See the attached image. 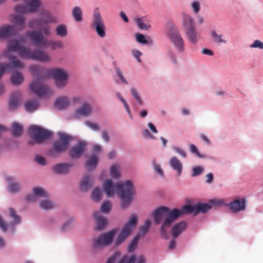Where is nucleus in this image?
Returning a JSON list of instances; mask_svg holds the SVG:
<instances>
[{
  "instance_id": "nucleus-50",
  "label": "nucleus",
  "mask_w": 263,
  "mask_h": 263,
  "mask_svg": "<svg viewBox=\"0 0 263 263\" xmlns=\"http://www.w3.org/2000/svg\"><path fill=\"white\" fill-rule=\"evenodd\" d=\"M85 125L93 130L97 131L100 130L99 126L95 123L87 121L85 122Z\"/></svg>"
},
{
  "instance_id": "nucleus-49",
  "label": "nucleus",
  "mask_w": 263,
  "mask_h": 263,
  "mask_svg": "<svg viewBox=\"0 0 263 263\" xmlns=\"http://www.w3.org/2000/svg\"><path fill=\"white\" fill-rule=\"evenodd\" d=\"M136 40L138 42L143 44H146L148 43L144 35L140 33H137L136 34Z\"/></svg>"
},
{
  "instance_id": "nucleus-11",
  "label": "nucleus",
  "mask_w": 263,
  "mask_h": 263,
  "mask_svg": "<svg viewBox=\"0 0 263 263\" xmlns=\"http://www.w3.org/2000/svg\"><path fill=\"white\" fill-rule=\"evenodd\" d=\"M25 6L17 5L15 7V11L20 14L34 13L41 5L40 0H23Z\"/></svg>"
},
{
  "instance_id": "nucleus-25",
  "label": "nucleus",
  "mask_w": 263,
  "mask_h": 263,
  "mask_svg": "<svg viewBox=\"0 0 263 263\" xmlns=\"http://www.w3.org/2000/svg\"><path fill=\"white\" fill-rule=\"evenodd\" d=\"M31 73L39 79H43V75L45 73L44 68L40 66L32 65L29 67Z\"/></svg>"
},
{
  "instance_id": "nucleus-18",
  "label": "nucleus",
  "mask_w": 263,
  "mask_h": 263,
  "mask_svg": "<svg viewBox=\"0 0 263 263\" xmlns=\"http://www.w3.org/2000/svg\"><path fill=\"white\" fill-rule=\"evenodd\" d=\"M86 144L80 141L73 146L69 151V155L72 158H78L83 154L85 149Z\"/></svg>"
},
{
  "instance_id": "nucleus-15",
  "label": "nucleus",
  "mask_w": 263,
  "mask_h": 263,
  "mask_svg": "<svg viewBox=\"0 0 263 263\" xmlns=\"http://www.w3.org/2000/svg\"><path fill=\"white\" fill-rule=\"evenodd\" d=\"M168 35L176 48L179 52H183L184 50V42L179 30L177 28L172 29Z\"/></svg>"
},
{
  "instance_id": "nucleus-9",
  "label": "nucleus",
  "mask_w": 263,
  "mask_h": 263,
  "mask_svg": "<svg viewBox=\"0 0 263 263\" xmlns=\"http://www.w3.org/2000/svg\"><path fill=\"white\" fill-rule=\"evenodd\" d=\"M58 22V18L52 15L48 11H44L41 14V17L39 19H34L30 21L29 26L30 27H37L40 30L45 25L48 24H55Z\"/></svg>"
},
{
  "instance_id": "nucleus-58",
  "label": "nucleus",
  "mask_w": 263,
  "mask_h": 263,
  "mask_svg": "<svg viewBox=\"0 0 263 263\" xmlns=\"http://www.w3.org/2000/svg\"><path fill=\"white\" fill-rule=\"evenodd\" d=\"M132 54L139 63L141 62V60L140 58V57L142 55L141 52L137 50H134L132 51Z\"/></svg>"
},
{
  "instance_id": "nucleus-4",
  "label": "nucleus",
  "mask_w": 263,
  "mask_h": 263,
  "mask_svg": "<svg viewBox=\"0 0 263 263\" xmlns=\"http://www.w3.org/2000/svg\"><path fill=\"white\" fill-rule=\"evenodd\" d=\"M152 215L156 224H159L163 218H165L161 226L160 231L161 236L166 238L167 231L172 223L182 214L181 209H174L170 210L165 206H161L154 211Z\"/></svg>"
},
{
  "instance_id": "nucleus-2",
  "label": "nucleus",
  "mask_w": 263,
  "mask_h": 263,
  "mask_svg": "<svg viewBox=\"0 0 263 263\" xmlns=\"http://www.w3.org/2000/svg\"><path fill=\"white\" fill-rule=\"evenodd\" d=\"M103 189L107 197H112L118 193L121 200L122 209L126 208L132 202L134 194V189L130 180L123 183H113L110 179L105 180L103 184Z\"/></svg>"
},
{
  "instance_id": "nucleus-47",
  "label": "nucleus",
  "mask_w": 263,
  "mask_h": 263,
  "mask_svg": "<svg viewBox=\"0 0 263 263\" xmlns=\"http://www.w3.org/2000/svg\"><path fill=\"white\" fill-rule=\"evenodd\" d=\"M191 7L193 10L194 13H198L200 9V5L199 2L197 1H193L191 4Z\"/></svg>"
},
{
  "instance_id": "nucleus-37",
  "label": "nucleus",
  "mask_w": 263,
  "mask_h": 263,
  "mask_svg": "<svg viewBox=\"0 0 263 263\" xmlns=\"http://www.w3.org/2000/svg\"><path fill=\"white\" fill-rule=\"evenodd\" d=\"M72 15L77 22H80L82 21V12L80 7L76 6L72 10Z\"/></svg>"
},
{
  "instance_id": "nucleus-13",
  "label": "nucleus",
  "mask_w": 263,
  "mask_h": 263,
  "mask_svg": "<svg viewBox=\"0 0 263 263\" xmlns=\"http://www.w3.org/2000/svg\"><path fill=\"white\" fill-rule=\"evenodd\" d=\"M91 25L92 28L95 29L97 34L100 37L103 38L105 36V25L100 12L98 11H95L93 13Z\"/></svg>"
},
{
  "instance_id": "nucleus-57",
  "label": "nucleus",
  "mask_w": 263,
  "mask_h": 263,
  "mask_svg": "<svg viewBox=\"0 0 263 263\" xmlns=\"http://www.w3.org/2000/svg\"><path fill=\"white\" fill-rule=\"evenodd\" d=\"M120 253L119 252L115 253L111 257L108 259L107 263H115Z\"/></svg>"
},
{
  "instance_id": "nucleus-26",
  "label": "nucleus",
  "mask_w": 263,
  "mask_h": 263,
  "mask_svg": "<svg viewBox=\"0 0 263 263\" xmlns=\"http://www.w3.org/2000/svg\"><path fill=\"white\" fill-rule=\"evenodd\" d=\"M186 227V223L184 221H181L174 225L172 229V235L174 237H178Z\"/></svg>"
},
{
  "instance_id": "nucleus-28",
  "label": "nucleus",
  "mask_w": 263,
  "mask_h": 263,
  "mask_svg": "<svg viewBox=\"0 0 263 263\" xmlns=\"http://www.w3.org/2000/svg\"><path fill=\"white\" fill-rule=\"evenodd\" d=\"M91 112L92 108L90 105L89 103H85L77 110L76 115L86 117L90 115Z\"/></svg>"
},
{
  "instance_id": "nucleus-12",
  "label": "nucleus",
  "mask_w": 263,
  "mask_h": 263,
  "mask_svg": "<svg viewBox=\"0 0 263 263\" xmlns=\"http://www.w3.org/2000/svg\"><path fill=\"white\" fill-rule=\"evenodd\" d=\"M211 208V205L207 203H198L194 205H186L181 208L182 214L193 213L196 215L200 212H206Z\"/></svg>"
},
{
  "instance_id": "nucleus-31",
  "label": "nucleus",
  "mask_w": 263,
  "mask_h": 263,
  "mask_svg": "<svg viewBox=\"0 0 263 263\" xmlns=\"http://www.w3.org/2000/svg\"><path fill=\"white\" fill-rule=\"evenodd\" d=\"M12 22L14 26L20 30L24 29L25 27V19L21 14L14 15Z\"/></svg>"
},
{
  "instance_id": "nucleus-59",
  "label": "nucleus",
  "mask_w": 263,
  "mask_h": 263,
  "mask_svg": "<svg viewBox=\"0 0 263 263\" xmlns=\"http://www.w3.org/2000/svg\"><path fill=\"white\" fill-rule=\"evenodd\" d=\"M190 147L192 153L195 154L198 157H201L200 154L195 145L191 144L190 145Z\"/></svg>"
},
{
  "instance_id": "nucleus-1",
  "label": "nucleus",
  "mask_w": 263,
  "mask_h": 263,
  "mask_svg": "<svg viewBox=\"0 0 263 263\" xmlns=\"http://www.w3.org/2000/svg\"><path fill=\"white\" fill-rule=\"evenodd\" d=\"M21 42H24L25 39H20V41L17 40H13L8 43L6 50L3 51V55L4 57L8 58L11 66L19 69L23 68L24 64L15 57L11 55L10 51H18V55L22 58L35 60L43 62H48L50 60L49 54L40 49H35L31 51L29 48L20 45Z\"/></svg>"
},
{
  "instance_id": "nucleus-32",
  "label": "nucleus",
  "mask_w": 263,
  "mask_h": 263,
  "mask_svg": "<svg viewBox=\"0 0 263 263\" xmlns=\"http://www.w3.org/2000/svg\"><path fill=\"white\" fill-rule=\"evenodd\" d=\"M170 165L171 167L176 171L180 175L182 172V164L180 161L175 157H172L170 160Z\"/></svg>"
},
{
  "instance_id": "nucleus-60",
  "label": "nucleus",
  "mask_w": 263,
  "mask_h": 263,
  "mask_svg": "<svg viewBox=\"0 0 263 263\" xmlns=\"http://www.w3.org/2000/svg\"><path fill=\"white\" fill-rule=\"evenodd\" d=\"M71 227V223L70 221L65 222L61 227V230L65 231L69 230Z\"/></svg>"
},
{
  "instance_id": "nucleus-14",
  "label": "nucleus",
  "mask_w": 263,
  "mask_h": 263,
  "mask_svg": "<svg viewBox=\"0 0 263 263\" xmlns=\"http://www.w3.org/2000/svg\"><path fill=\"white\" fill-rule=\"evenodd\" d=\"M117 231V229H114L108 232L100 234L98 237L93 239V245L98 246L110 245Z\"/></svg>"
},
{
  "instance_id": "nucleus-63",
  "label": "nucleus",
  "mask_w": 263,
  "mask_h": 263,
  "mask_svg": "<svg viewBox=\"0 0 263 263\" xmlns=\"http://www.w3.org/2000/svg\"><path fill=\"white\" fill-rule=\"evenodd\" d=\"M35 161L37 162L39 164L44 165L45 164V159L44 158L40 156H36L35 157Z\"/></svg>"
},
{
  "instance_id": "nucleus-38",
  "label": "nucleus",
  "mask_w": 263,
  "mask_h": 263,
  "mask_svg": "<svg viewBox=\"0 0 263 263\" xmlns=\"http://www.w3.org/2000/svg\"><path fill=\"white\" fill-rule=\"evenodd\" d=\"M23 131V127L21 124L14 122L12 124V129L11 130V134L14 137L20 136Z\"/></svg>"
},
{
  "instance_id": "nucleus-19",
  "label": "nucleus",
  "mask_w": 263,
  "mask_h": 263,
  "mask_svg": "<svg viewBox=\"0 0 263 263\" xmlns=\"http://www.w3.org/2000/svg\"><path fill=\"white\" fill-rule=\"evenodd\" d=\"M21 99V93L19 91L12 93L8 105L9 109L10 110L15 109L18 106Z\"/></svg>"
},
{
  "instance_id": "nucleus-40",
  "label": "nucleus",
  "mask_w": 263,
  "mask_h": 263,
  "mask_svg": "<svg viewBox=\"0 0 263 263\" xmlns=\"http://www.w3.org/2000/svg\"><path fill=\"white\" fill-rule=\"evenodd\" d=\"M55 32L57 35L61 37H64L67 34V30L64 25L61 24L57 27Z\"/></svg>"
},
{
  "instance_id": "nucleus-20",
  "label": "nucleus",
  "mask_w": 263,
  "mask_h": 263,
  "mask_svg": "<svg viewBox=\"0 0 263 263\" xmlns=\"http://www.w3.org/2000/svg\"><path fill=\"white\" fill-rule=\"evenodd\" d=\"M229 206L233 212H238L246 209V200L244 199H236L231 202Z\"/></svg>"
},
{
  "instance_id": "nucleus-62",
  "label": "nucleus",
  "mask_w": 263,
  "mask_h": 263,
  "mask_svg": "<svg viewBox=\"0 0 263 263\" xmlns=\"http://www.w3.org/2000/svg\"><path fill=\"white\" fill-rule=\"evenodd\" d=\"M174 149L178 154H179L182 157L185 158L186 157V153L181 148L178 147H174Z\"/></svg>"
},
{
  "instance_id": "nucleus-17",
  "label": "nucleus",
  "mask_w": 263,
  "mask_h": 263,
  "mask_svg": "<svg viewBox=\"0 0 263 263\" xmlns=\"http://www.w3.org/2000/svg\"><path fill=\"white\" fill-rule=\"evenodd\" d=\"M144 256L136 254L128 253L124 255L118 263H145Z\"/></svg>"
},
{
  "instance_id": "nucleus-64",
  "label": "nucleus",
  "mask_w": 263,
  "mask_h": 263,
  "mask_svg": "<svg viewBox=\"0 0 263 263\" xmlns=\"http://www.w3.org/2000/svg\"><path fill=\"white\" fill-rule=\"evenodd\" d=\"M102 138L106 141L108 142L109 140V136L108 133L106 130H104L102 133Z\"/></svg>"
},
{
  "instance_id": "nucleus-5",
  "label": "nucleus",
  "mask_w": 263,
  "mask_h": 263,
  "mask_svg": "<svg viewBox=\"0 0 263 263\" xmlns=\"http://www.w3.org/2000/svg\"><path fill=\"white\" fill-rule=\"evenodd\" d=\"M28 135L32 139L28 142V144L32 145L35 143L41 144L49 139L52 133L40 126L32 125L28 129Z\"/></svg>"
},
{
  "instance_id": "nucleus-34",
  "label": "nucleus",
  "mask_w": 263,
  "mask_h": 263,
  "mask_svg": "<svg viewBox=\"0 0 263 263\" xmlns=\"http://www.w3.org/2000/svg\"><path fill=\"white\" fill-rule=\"evenodd\" d=\"M25 108L28 112H33L39 107V103L37 100H32L27 101L24 105Z\"/></svg>"
},
{
  "instance_id": "nucleus-52",
  "label": "nucleus",
  "mask_w": 263,
  "mask_h": 263,
  "mask_svg": "<svg viewBox=\"0 0 263 263\" xmlns=\"http://www.w3.org/2000/svg\"><path fill=\"white\" fill-rule=\"evenodd\" d=\"M115 69H116V73H117L118 77L121 80V81L125 84H126V85L128 84V82L127 81L125 78L124 77V76L122 74V72L121 71L120 68L118 67H116Z\"/></svg>"
},
{
  "instance_id": "nucleus-22",
  "label": "nucleus",
  "mask_w": 263,
  "mask_h": 263,
  "mask_svg": "<svg viewBox=\"0 0 263 263\" xmlns=\"http://www.w3.org/2000/svg\"><path fill=\"white\" fill-rule=\"evenodd\" d=\"M93 183V177L90 175H85L82 179L80 187L82 191H87L92 185Z\"/></svg>"
},
{
  "instance_id": "nucleus-42",
  "label": "nucleus",
  "mask_w": 263,
  "mask_h": 263,
  "mask_svg": "<svg viewBox=\"0 0 263 263\" xmlns=\"http://www.w3.org/2000/svg\"><path fill=\"white\" fill-rule=\"evenodd\" d=\"M211 35L215 42L217 43H226V40L222 39L221 35L218 34L215 31H212L211 32Z\"/></svg>"
},
{
  "instance_id": "nucleus-33",
  "label": "nucleus",
  "mask_w": 263,
  "mask_h": 263,
  "mask_svg": "<svg viewBox=\"0 0 263 263\" xmlns=\"http://www.w3.org/2000/svg\"><path fill=\"white\" fill-rule=\"evenodd\" d=\"M98 162V157L96 154H92L85 162V165L88 170L94 169Z\"/></svg>"
},
{
  "instance_id": "nucleus-27",
  "label": "nucleus",
  "mask_w": 263,
  "mask_h": 263,
  "mask_svg": "<svg viewBox=\"0 0 263 263\" xmlns=\"http://www.w3.org/2000/svg\"><path fill=\"white\" fill-rule=\"evenodd\" d=\"M136 23L140 29L147 30L151 27L150 21L146 16L136 18Z\"/></svg>"
},
{
  "instance_id": "nucleus-48",
  "label": "nucleus",
  "mask_w": 263,
  "mask_h": 263,
  "mask_svg": "<svg viewBox=\"0 0 263 263\" xmlns=\"http://www.w3.org/2000/svg\"><path fill=\"white\" fill-rule=\"evenodd\" d=\"M9 211L10 212V216L13 219L16 223H19L21 221L20 217L16 214L15 211L12 209L10 208Z\"/></svg>"
},
{
  "instance_id": "nucleus-16",
  "label": "nucleus",
  "mask_w": 263,
  "mask_h": 263,
  "mask_svg": "<svg viewBox=\"0 0 263 263\" xmlns=\"http://www.w3.org/2000/svg\"><path fill=\"white\" fill-rule=\"evenodd\" d=\"M30 88L38 97H42L52 92L50 88L43 84L39 80L32 82L30 85Z\"/></svg>"
},
{
  "instance_id": "nucleus-53",
  "label": "nucleus",
  "mask_w": 263,
  "mask_h": 263,
  "mask_svg": "<svg viewBox=\"0 0 263 263\" xmlns=\"http://www.w3.org/2000/svg\"><path fill=\"white\" fill-rule=\"evenodd\" d=\"M141 237V235L140 233H138L133 239V240L130 241L128 247H136L140 239V238Z\"/></svg>"
},
{
  "instance_id": "nucleus-39",
  "label": "nucleus",
  "mask_w": 263,
  "mask_h": 263,
  "mask_svg": "<svg viewBox=\"0 0 263 263\" xmlns=\"http://www.w3.org/2000/svg\"><path fill=\"white\" fill-rule=\"evenodd\" d=\"M151 226V221L150 219H146L145 221L144 224L140 227L139 232L138 233H140L141 236L144 235L148 232Z\"/></svg>"
},
{
  "instance_id": "nucleus-8",
  "label": "nucleus",
  "mask_w": 263,
  "mask_h": 263,
  "mask_svg": "<svg viewBox=\"0 0 263 263\" xmlns=\"http://www.w3.org/2000/svg\"><path fill=\"white\" fill-rule=\"evenodd\" d=\"M137 216L135 214H132L128 221L118 235L115 241L116 246L121 245L137 225Z\"/></svg>"
},
{
  "instance_id": "nucleus-29",
  "label": "nucleus",
  "mask_w": 263,
  "mask_h": 263,
  "mask_svg": "<svg viewBox=\"0 0 263 263\" xmlns=\"http://www.w3.org/2000/svg\"><path fill=\"white\" fill-rule=\"evenodd\" d=\"M69 105V101L67 97L63 96L57 99L54 103V106L58 109H63Z\"/></svg>"
},
{
  "instance_id": "nucleus-46",
  "label": "nucleus",
  "mask_w": 263,
  "mask_h": 263,
  "mask_svg": "<svg viewBox=\"0 0 263 263\" xmlns=\"http://www.w3.org/2000/svg\"><path fill=\"white\" fill-rule=\"evenodd\" d=\"M20 189V185L19 184L16 182H11L9 185V191L11 192H16Z\"/></svg>"
},
{
  "instance_id": "nucleus-3",
  "label": "nucleus",
  "mask_w": 263,
  "mask_h": 263,
  "mask_svg": "<svg viewBox=\"0 0 263 263\" xmlns=\"http://www.w3.org/2000/svg\"><path fill=\"white\" fill-rule=\"evenodd\" d=\"M51 28L49 25H44L40 30L28 31L27 35L32 44L35 47L46 48L49 47L51 49L63 48V44L60 41L48 40L46 37L50 35Z\"/></svg>"
},
{
  "instance_id": "nucleus-24",
  "label": "nucleus",
  "mask_w": 263,
  "mask_h": 263,
  "mask_svg": "<svg viewBox=\"0 0 263 263\" xmlns=\"http://www.w3.org/2000/svg\"><path fill=\"white\" fill-rule=\"evenodd\" d=\"M93 217L96 221L97 230L100 231L104 229L106 227L107 224V219L101 216L99 212H95Z\"/></svg>"
},
{
  "instance_id": "nucleus-56",
  "label": "nucleus",
  "mask_w": 263,
  "mask_h": 263,
  "mask_svg": "<svg viewBox=\"0 0 263 263\" xmlns=\"http://www.w3.org/2000/svg\"><path fill=\"white\" fill-rule=\"evenodd\" d=\"M154 169L156 172L159 174L160 176H163V171L159 164H157L154 162Z\"/></svg>"
},
{
  "instance_id": "nucleus-21",
  "label": "nucleus",
  "mask_w": 263,
  "mask_h": 263,
  "mask_svg": "<svg viewBox=\"0 0 263 263\" xmlns=\"http://www.w3.org/2000/svg\"><path fill=\"white\" fill-rule=\"evenodd\" d=\"M33 195L30 194L28 195L26 199L28 201H34L35 199V197H46L47 196V193L45 190L40 187H35L33 189Z\"/></svg>"
},
{
  "instance_id": "nucleus-54",
  "label": "nucleus",
  "mask_w": 263,
  "mask_h": 263,
  "mask_svg": "<svg viewBox=\"0 0 263 263\" xmlns=\"http://www.w3.org/2000/svg\"><path fill=\"white\" fill-rule=\"evenodd\" d=\"M192 171V176L194 177L200 175L202 173L203 169L202 167L200 166H197L196 167L193 168Z\"/></svg>"
},
{
  "instance_id": "nucleus-43",
  "label": "nucleus",
  "mask_w": 263,
  "mask_h": 263,
  "mask_svg": "<svg viewBox=\"0 0 263 263\" xmlns=\"http://www.w3.org/2000/svg\"><path fill=\"white\" fill-rule=\"evenodd\" d=\"M110 175L114 178H118L120 176L118 166L114 165L111 167Z\"/></svg>"
},
{
  "instance_id": "nucleus-36",
  "label": "nucleus",
  "mask_w": 263,
  "mask_h": 263,
  "mask_svg": "<svg viewBox=\"0 0 263 263\" xmlns=\"http://www.w3.org/2000/svg\"><path fill=\"white\" fill-rule=\"evenodd\" d=\"M10 80L13 85H18L23 83L24 77L21 72H16L11 76Z\"/></svg>"
},
{
  "instance_id": "nucleus-30",
  "label": "nucleus",
  "mask_w": 263,
  "mask_h": 263,
  "mask_svg": "<svg viewBox=\"0 0 263 263\" xmlns=\"http://www.w3.org/2000/svg\"><path fill=\"white\" fill-rule=\"evenodd\" d=\"M14 33V27L4 25L0 28V37L4 38L13 35Z\"/></svg>"
},
{
  "instance_id": "nucleus-45",
  "label": "nucleus",
  "mask_w": 263,
  "mask_h": 263,
  "mask_svg": "<svg viewBox=\"0 0 263 263\" xmlns=\"http://www.w3.org/2000/svg\"><path fill=\"white\" fill-rule=\"evenodd\" d=\"M130 92L135 99L137 101L139 104L142 105L143 104V101L141 97L139 96L137 90L135 88H131Z\"/></svg>"
},
{
  "instance_id": "nucleus-51",
  "label": "nucleus",
  "mask_w": 263,
  "mask_h": 263,
  "mask_svg": "<svg viewBox=\"0 0 263 263\" xmlns=\"http://www.w3.org/2000/svg\"><path fill=\"white\" fill-rule=\"evenodd\" d=\"M10 68L9 64L0 63V79L2 78L5 72Z\"/></svg>"
},
{
  "instance_id": "nucleus-55",
  "label": "nucleus",
  "mask_w": 263,
  "mask_h": 263,
  "mask_svg": "<svg viewBox=\"0 0 263 263\" xmlns=\"http://www.w3.org/2000/svg\"><path fill=\"white\" fill-rule=\"evenodd\" d=\"M250 47L251 48H258L262 49H263V43L259 40H255Z\"/></svg>"
},
{
  "instance_id": "nucleus-41",
  "label": "nucleus",
  "mask_w": 263,
  "mask_h": 263,
  "mask_svg": "<svg viewBox=\"0 0 263 263\" xmlns=\"http://www.w3.org/2000/svg\"><path fill=\"white\" fill-rule=\"evenodd\" d=\"M91 197L93 200L98 202L100 201L102 198V191L99 187L95 188L91 194Z\"/></svg>"
},
{
  "instance_id": "nucleus-10",
  "label": "nucleus",
  "mask_w": 263,
  "mask_h": 263,
  "mask_svg": "<svg viewBox=\"0 0 263 263\" xmlns=\"http://www.w3.org/2000/svg\"><path fill=\"white\" fill-rule=\"evenodd\" d=\"M46 73L53 78L57 87L62 88L67 84L68 74L63 69L53 68L47 70Z\"/></svg>"
},
{
  "instance_id": "nucleus-61",
  "label": "nucleus",
  "mask_w": 263,
  "mask_h": 263,
  "mask_svg": "<svg viewBox=\"0 0 263 263\" xmlns=\"http://www.w3.org/2000/svg\"><path fill=\"white\" fill-rule=\"evenodd\" d=\"M142 135L144 137L149 138L150 139H155V137L154 136L152 135L149 130L147 129H144L142 131Z\"/></svg>"
},
{
  "instance_id": "nucleus-7",
  "label": "nucleus",
  "mask_w": 263,
  "mask_h": 263,
  "mask_svg": "<svg viewBox=\"0 0 263 263\" xmlns=\"http://www.w3.org/2000/svg\"><path fill=\"white\" fill-rule=\"evenodd\" d=\"M183 26L188 40L192 44H195L198 42L199 35L193 17L189 15L183 14Z\"/></svg>"
},
{
  "instance_id": "nucleus-35",
  "label": "nucleus",
  "mask_w": 263,
  "mask_h": 263,
  "mask_svg": "<svg viewBox=\"0 0 263 263\" xmlns=\"http://www.w3.org/2000/svg\"><path fill=\"white\" fill-rule=\"evenodd\" d=\"M40 206L44 210H50L56 206V205L51 200L46 199L40 201Z\"/></svg>"
},
{
  "instance_id": "nucleus-44",
  "label": "nucleus",
  "mask_w": 263,
  "mask_h": 263,
  "mask_svg": "<svg viewBox=\"0 0 263 263\" xmlns=\"http://www.w3.org/2000/svg\"><path fill=\"white\" fill-rule=\"evenodd\" d=\"M101 211L102 213H107L111 210V203L108 201L104 202L101 206Z\"/></svg>"
},
{
  "instance_id": "nucleus-6",
  "label": "nucleus",
  "mask_w": 263,
  "mask_h": 263,
  "mask_svg": "<svg viewBox=\"0 0 263 263\" xmlns=\"http://www.w3.org/2000/svg\"><path fill=\"white\" fill-rule=\"evenodd\" d=\"M58 137L59 139L53 143L52 148L48 152V154L51 157H56L59 154L66 151L71 140L70 136L63 133H59Z\"/></svg>"
},
{
  "instance_id": "nucleus-23",
  "label": "nucleus",
  "mask_w": 263,
  "mask_h": 263,
  "mask_svg": "<svg viewBox=\"0 0 263 263\" xmlns=\"http://www.w3.org/2000/svg\"><path fill=\"white\" fill-rule=\"evenodd\" d=\"M73 166L71 163H59L54 165L52 169L54 173L57 174H66L68 173Z\"/></svg>"
}]
</instances>
